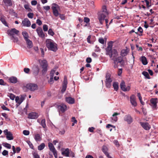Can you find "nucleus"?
<instances>
[{
  "mask_svg": "<svg viewBox=\"0 0 158 158\" xmlns=\"http://www.w3.org/2000/svg\"><path fill=\"white\" fill-rule=\"evenodd\" d=\"M109 56L111 60L114 61V67L116 69L118 68V63H120L121 66H123L124 65V61L123 58L121 56H118L117 51L115 49L112 50V51L106 53Z\"/></svg>",
  "mask_w": 158,
  "mask_h": 158,
  "instance_id": "f257e3e1",
  "label": "nucleus"
},
{
  "mask_svg": "<svg viewBox=\"0 0 158 158\" xmlns=\"http://www.w3.org/2000/svg\"><path fill=\"white\" fill-rule=\"evenodd\" d=\"M108 13L107 11L106 6L103 5L102 7V11L98 13V18L100 23L102 24L104 21V19L108 15Z\"/></svg>",
  "mask_w": 158,
  "mask_h": 158,
  "instance_id": "f03ea898",
  "label": "nucleus"
},
{
  "mask_svg": "<svg viewBox=\"0 0 158 158\" xmlns=\"http://www.w3.org/2000/svg\"><path fill=\"white\" fill-rule=\"evenodd\" d=\"M45 44L48 49L54 52H56L57 50V44L52 40L50 39L46 40Z\"/></svg>",
  "mask_w": 158,
  "mask_h": 158,
  "instance_id": "7ed1b4c3",
  "label": "nucleus"
},
{
  "mask_svg": "<svg viewBox=\"0 0 158 158\" xmlns=\"http://www.w3.org/2000/svg\"><path fill=\"white\" fill-rule=\"evenodd\" d=\"M56 107L60 115L61 113H63L67 110V106L63 103L57 105Z\"/></svg>",
  "mask_w": 158,
  "mask_h": 158,
  "instance_id": "20e7f679",
  "label": "nucleus"
},
{
  "mask_svg": "<svg viewBox=\"0 0 158 158\" xmlns=\"http://www.w3.org/2000/svg\"><path fill=\"white\" fill-rule=\"evenodd\" d=\"M52 10L53 13L56 17H57L60 14L59 13L58 10L60 9L59 6L57 4L53 3L52 4Z\"/></svg>",
  "mask_w": 158,
  "mask_h": 158,
  "instance_id": "39448f33",
  "label": "nucleus"
},
{
  "mask_svg": "<svg viewBox=\"0 0 158 158\" xmlns=\"http://www.w3.org/2000/svg\"><path fill=\"white\" fill-rule=\"evenodd\" d=\"M40 65L42 69V72L43 74L45 73L47 70L48 64L47 61L44 60H42L40 63Z\"/></svg>",
  "mask_w": 158,
  "mask_h": 158,
  "instance_id": "423d86ee",
  "label": "nucleus"
},
{
  "mask_svg": "<svg viewBox=\"0 0 158 158\" xmlns=\"http://www.w3.org/2000/svg\"><path fill=\"white\" fill-rule=\"evenodd\" d=\"M158 99L157 98H152L150 100V104L149 105L152 107V108L154 110H156L157 107V103Z\"/></svg>",
  "mask_w": 158,
  "mask_h": 158,
  "instance_id": "0eeeda50",
  "label": "nucleus"
},
{
  "mask_svg": "<svg viewBox=\"0 0 158 158\" xmlns=\"http://www.w3.org/2000/svg\"><path fill=\"white\" fill-rule=\"evenodd\" d=\"M48 147L50 150L53 153L54 157L56 158H57V151L55 148L53 144L51 143H48Z\"/></svg>",
  "mask_w": 158,
  "mask_h": 158,
  "instance_id": "6e6552de",
  "label": "nucleus"
},
{
  "mask_svg": "<svg viewBox=\"0 0 158 158\" xmlns=\"http://www.w3.org/2000/svg\"><path fill=\"white\" fill-rule=\"evenodd\" d=\"M120 87L121 89L123 91H129L130 89V87L128 86L126 87L125 83L123 81H122L120 84Z\"/></svg>",
  "mask_w": 158,
  "mask_h": 158,
  "instance_id": "1a4fd4ad",
  "label": "nucleus"
},
{
  "mask_svg": "<svg viewBox=\"0 0 158 158\" xmlns=\"http://www.w3.org/2000/svg\"><path fill=\"white\" fill-rule=\"evenodd\" d=\"M3 132L5 135H6V138L8 140H11L13 139L12 134L10 131H8L7 129L4 130Z\"/></svg>",
  "mask_w": 158,
  "mask_h": 158,
  "instance_id": "9d476101",
  "label": "nucleus"
},
{
  "mask_svg": "<svg viewBox=\"0 0 158 158\" xmlns=\"http://www.w3.org/2000/svg\"><path fill=\"white\" fill-rule=\"evenodd\" d=\"M26 87L31 91H34L37 89L38 86L37 85L35 84H28L26 85Z\"/></svg>",
  "mask_w": 158,
  "mask_h": 158,
  "instance_id": "9b49d317",
  "label": "nucleus"
},
{
  "mask_svg": "<svg viewBox=\"0 0 158 158\" xmlns=\"http://www.w3.org/2000/svg\"><path fill=\"white\" fill-rule=\"evenodd\" d=\"M102 150L103 153L105 154V155L108 158H113L111 157L109 155L108 152V148L106 146L103 145L102 146Z\"/></svg>",
  "mask_w": 158,
  "mask_h": 158,
  "instance_id": "f8f14e48",
  "label": "nucleus"
},
{
  "mask_svg": "<svg viewBox=\"0 0 158 158\" xmlns=\"http://www.w3.org/2000/svg\"><path fill=\"white\" fill-rule=\"evenodd\" d=\"M124 120L128 124H130L133 122V118L130 115L127 114L124 116Z\"/></svg>",
  "mask_w": 158,
  "mask_h": 158,
  "instance_id": "ddd939ff",
  "label": "nucleus"
},
{
  "mask_svg": "<svg viewBox=\"0 0 158 158\" xmlns=\"http://www.w3.org/2000/svg\"><path fill=\"white\" fill-rule=\"evenodd\" d=\"M140 124L142 127L146 130H149L151 128V126L148 122H140Z\"/></svg>",
  "mask_w": 158,
  "mask_h": 158,
  "instance_id": "4468645a",
  "label": "nucleus"
},
{
  "mask_svg": "<svg viewBox=\"0 0 158 158\" xmlns=\"http://www.w3.org/2000/svg\"><path fill=\"white\" fill-rule=\"evenodd\" d=\"M19 32V31L15 28H12L10 30H9L7 31V34L12 37L14 36L15 34L17 35Z\"/></svg>",
  "mask_w": 158,
  "mask_h": 158,
  "instance_id": "2eb2a0df",
  "label": "nucleus"
},
{
  "mask_svg": "<svg viewBox=\"0 0 158 158\" xmlns=\"http://www.w3.org/2000/svg\"><path fill=\"white\" fill-rule=\"evenodd\" d=\"M67 84L68 82L67 78L65 76L62 85V89L61 90L62 93H63L65 91L67 88Z\"/></svg>",
  "mask_w": 158,
  "mask_h": 158,
  "instance_id": "dca6fc26",
  "label": "nucleus"
},
{
  "mask_svg": "<svg viewBox=\"0 0 158 158\" xmlns=\"http://www.w3.org/2000/svg\"><path fill=\"white\" fill-rule=\"evenodd\" d=\"M136 98L135 95H132L130 97V101L131 105L134 107L136 106L137 105V103L136 102Z\"/></svg>",
  "mask_w": 158,
  "mask_h": 158,
  "instance_id": "f3484780",
  "label": "nucleus"
},
{
  "mask_svg": "<svg viewBox=\"0 0 158 158\" xmlns=\"http://www.w3.org/2000/svg\"><path fill=\"white\" fill-rule=\"evenodd\" d=\"M36 31L39 36L42 38H44L45 34L43 33L42 28L40 27H38L36 29Z\"/></svg>",
  "mask_w": 158,
  "mask_h": 158,
  "instance_id": "a211bd4d",
  "label": "nucleus"
},
{
  "mask_svg": "<svg viewBox=\"0 0 158 158\" xmlns=\"http://www.w3.org/2000/svg\"><path fill=\"white\" fill-rule=\"evenodd\" d=\"M32 71L33 75L35 76H37L39 72V69L38 66H34L32 68Z\"/></svg>",
  "mask_w": 158,
  "mask_h": 158,
  "instance_id": "6ab92c4d",
  "label": "nucleus"
},
{
  "mask_svg": "<svg viewBox=\"0 0 158 158\" xmlns=\"http://www.w3.org/2000/svg\"><path fill=\"white\" fill-rule=\"evenodd\" d=\"M22 24L24 26L29 27L31 26V23L27 18H25L22 21Z\"/></svg>",
  "mask_w": 158,
  "mask_h": 158,
  "instance_id": "aec40b11",
  "label": "nucleus"
},
{
  "mask_svg": "<svg viewBox=\"0 0 158 158\" xmlns=\"http://www.w3.org/2000/svg\"><path fill=\"white\" fill-rule=\"evenodd\" d=\"M38 117V114L35 112H31L28 115V118L29 119H36Z\"/></svg>",
  "mask_w": 158,
  "mask_h": 158,
  "instance_id": "412c9836",
  "label": "nucleus"
},
{
  "mask_svg": "<svg viewBox=\"0 0 158 158\" xmlns=\"http://www.w3.org/2000/svg\"><path fill=\"white\" fill-rule=\"evenodd\" d=\"M62 154L63 155L67 157L69 156V148L62 149Z\"/></svg>",
  "mask_w": 158,
  "mask_h": 158,
  "instance_id": "4be33fe9",
  "label": "nucleus"
},
{
  "mask_svg": "<svg viewBox=\"0 0 158 158\" xmlns=\"http://www.w3.org/2000/svg\"><path fill=\"white\" fill-rule=\"evenodd\" d=\"M65 100L67 103L70 104H73L75 103V99L71 97L66 98Z\"/></svg>",
  "mask_w": 158,
  "mask_h": 158,
  "instance_id": "5701e85b",
  "label": "nucleus"
},
{
  "mask_svg": "<svg viewBox=\"0 0 158 158\" xmlns=\"http://www.w3.org/2000/svg\"><path fill=\"white\" fill-rule=\"evenodd\" d=\"M139 60L144 65H146L148 63L146 58L144 56H142L140 57L139 58Z\"/></svg>",
  "mask_w": 158,
  "mask_h": 158,
  "instance_id": "b1692460",
  "label": "nucleus"
},
{
  "mask_svg": "<svg viewBox=\"0 0 158 158\" xmlns=\"http://www.w3.org/2000/svg\"><path fill=\"white\" fill-rule=\"evenodd\" d=\"M112 43L113 42L112 41H110L109 42L107 48L106 49V53L109 52H110L112 50Z\"/></svg>",
  "mask_w": 158,
  "mask_h": 158,
  "instance_id": "393cba45",
  "label": "nucleus"
},
{
  "mask_svg": "<svg viewBox=\"0 0 158 158\" xmlns=\"http://www.w3.org/2000/svg\"><path fill=\"white\" fill-rule=\"evenodd\" d=\"M106 81L105 82L111 83L112 80L110 78V74L109 73H107L106 74Z\"/></svg>",
  "mask_w": 158,
  "mask_h": 158,
  "instance_id": "a878e982",
  "label": "nucleus"
},
{
  "mask_svg": "<svg viewBox=\"0 0 158 158\" xmlns=\"http://www.w3.org/2000/svg\"><path fill=\"white\" fill-rule=\"evenodd\" d=\"M34 138L37 142L40 141L42 140L41 136L39 134H35L34 135Z\"/></svg>",
  "mask_w": 158,
  "mask_h": 158,
  "instance_id": "bb28decb",
  "label": "nucleus"
},
{
  "mask_svg": "<svg viewBox=\"0 0 158 158\" xmlns=\"http://www.w3.org/2000/svg\"><path fill=\"white\" fill-rule=\"evenodd\" d=\"M10 82L12 83H16L17 81V78L15 77H11L9 79Z\"/></svg>",
  "mask_w": 158,
  "mask_h": 158,
  "instance_id": "cd10ccee",
  "label": "nucleus"
},
{
  "mask_svg": "<svg viewBox=\"0 0 158 158\" xmlns=\"http://www.w3.org/2000/svg\"><path fill=\"white\" fill-rule=\"evenodd\" d=\"M27 45V47L29 48H30L33 47V44L32 42L29 39H28L25 40Z\"/></svg>",
  "mask_w": 158,
  "mask_h": 158,
  "instance_id": "c85d7f7f",
  "label": "nucleus"
},
{
  "mask_svg": "<svg viewBox=\"0 0 158 158\" xmlns=\"http://www.w3.org/2000/svg\"><path fill=\"white\" fill-rule=\"evenodd\" d=\"M120 114L117 112L114 113L112 115V117L111 118V119L114 122H116L118 119V118L117 115H119Z\"/></svg>",
  "mask_w": 158,
  "mask_h": 158,
  "instance_id": "c756f323",
  "label": "nucleus"
},
{
  "mask_svg": "<svg viewBox=\"0 0 158 158\" xmlns=\"http://www.w3.org/2000/svg\"><path fill=\"white\" fill-rule=\"evenodd\" d=\"M22 35L23 36L25 40L28 39L29 35L27 32L26 31L22 32Z\"/></svg>",
  "mask_w": 158,
  "mask_h": 158,
  "instance_id": "7c9ffc66",
  "label": "nucleus"
},
{
  "mask_svg": "<svg viewBox=\"0 0 158 158\" xmlns=\"http://www.w3.org/2000/svg\"><path fill=\"white\" fill-rule=\"evenodd\" d=\"M3 1L6 5L9 6H12V3L11 0H3Z\"/></svg>",
  "mask_w": 158,
  "mask_h": 158,
  "instance_id": "2f4dec72",
  "label": "nucleus"
},
{
  "mask_svg": "<svg viewBox=\"0 0 158 158\" xmlns=\"http://www.w3.org/2000/svg\"><path fill=\"white\" fill-rule=\"evenodd\" d=\"M127 55V51L126 50L123 49L122 50L121 52V55L123 57L126 56Z\"/></svg>",
  "mask_w": 158,
  "mask_h": 158,
  "instance_id": "473e14b6",
  "label": "nucleus"
},
{
  "mask_svg": "<svg viewBox=\"0 0 158 158\" xmlns=\"http://www.w3.org/2000/svg\"><path fill=\"white\" fill-rule=\"evenodd\" d=\"M113 86L114 90L117 91L118 90V83L117 82H114L113 83Z\"/></svg>",
  "mask_w": 158,
  "mask_h": 158,
  "instance_id": "72a5a7b5",
  "label": "nucleus"
},
{
  "mask_svg": "<svg viewBox=\"0 0 158 158\" xmlns=\"http://www.w3.org/2000/svg\"><path fill=\"white\" fill-rule=\"evenodd\" d=\"M40 124L42 125L43 128H45L46 127L45 119H42Z\"/></svg>",
  "mask_w": 158,
  "mask_h": 158,
  "instance_id": "f704fd0d",
  "label": "nucleus"
},
{
  "mask_svg": "<svg viewBox=\"0 0 158 158\" xmlns=\"http://www.w3.org/2000/svg\"><path fill=\"white\" fill-rule=\"evenodd\" d=\"M45 146V144L44 143H42L39 146H38V148L39 150H42L44 148Z\"/></svg>",
  "mask_w": 158,
  "mask_h": 158,
  "instance_id": "c9c22d12",
  "label": "nucleus"
},
{
  "mask_svg": "<svg viewBox=\"0 0 158 158\" xmlns=\"http://www.w3.org/2000/svg\"><path fill=\"white\" fill-rule=\"evenodd\" d=\"M148 79H150V77L148 74V73L146 71H143L142 73Z\"/></svg>",
  "mask_w": 158,
  "mask_h": 158,
  "instance_id": "e433bc0d",
  "label": "nucleus"
},
{
  "mask_svg": "<svg viewBox=\"0 0 158 158\" xmlns=\"http://www.w3.org/2000/svg\"><path fill=\"white\" fill-rule=\"evenodd\" d=\"M15 101L17 103V104L16 105L17 106H19L21 103L22 102V101H21V100H19V97H16L15 98Z\"/></svg>",
  "mask_w": 158,
  "mask_h": 158,
  "instance_id": "4c0bfd02",
  "label": "nucleus"
},
{
  "mask_svg": "<svg viewBox=\"0 0 158 158\" xmlns=\"http://www.w3.org/2000/svg\"><path fill=\"white\" fill-rule=\"evenodd\" d=\"M25 8L28 11L31 12L32 11V9H31L29 7V6L28 5H25L24 6Z\"/></svg>",
  "mask_w": 158,
  "mask_h": 158,
  "instance_id": "58836bf2",
  "label": "nucleus"
},
{
  "mask_svg": "<svg viewBox=\"0 0 158 158\" xmlns=\"http://www.w3.org/2000/svg\"><path fill=\"white\" fill-rule=\"evenodd\" d=\"M48 33L49 35L51 36H53L54 34V33L52 29L51 28H50L49 29L48 32Z\"/></svg>",
  "mask_w": 158,
  "mask_h": 158,
  "instance_id": "ea45409f",
  "label": "nucleus"
},
{
  "mask_svg": "<svg viewBox=\"0 0 158 158\" xmlns=\"http://www.w3.org/2000/svg\"><path fill=\"white\" fill-rule=\"evenodd\" d=\"M3 145L6 148H7L9 149H10L11 148V145L10 144L7 143H4Z\"/></svg>",
  "mask_w": 158,
  "mask_h": 158,
  "instance_id": "a19ab883",
  "label": "nucleus"
},
{
  "mask_svg": "<svg viewBox=\"0 0 158 158\" xmlns=\"http://www.w3.org/2000/svg\"><path fill=\"white\" fill-rule=\"evenodd\" d=\"M2 108L4 110H7L8 111H10V110L5 106L3 104L1 106Z\"/></svg>",
  "mask_w": 158,
  "mask_h": 158,
  "instance_id": "79ce46f5",
  "label": "nucleus"
},
{
  "mask_svg": "<svg viewBox=\"0 0 158 158\" xmlns=\"http://www.w3.org/2000/svg\"><path fill=\"white\" fill-rule=\"evenodd\" d=\"M28 17L30 19H32L33 18L34 14L32 13H29L27 15Z\"/></svg>",
  "mask_w": 158,
  "mask_h": 158,
  "instance_id": "37998d69",
  "label": "nucleus"
},
{
  "mask_svg": "<svg viewBox=\"0 0 158 158\" xmlns=\"http://www.w3.org/2000/svg\"><path fill=\"white\" fill-rule=\"evenodd\" d=\"M23 133L25 135H27L29 134L30 132L29 131L25 130L23 131Z\"/></svg>",
  "mask_w": 158,
  "mask_h": 158,
  "instance_id": "c03bdc74",
  "label": "nucleus"
},
{
  "mask_svg": "<svg viewBox=\"0 0 158 158\" xmlns=\"http://www.w3.org/2000/svg\"><path fill=\"white\" fill-rule=\"evenodd\" d=\"M48 26L46 24H44L43 26V29L44 31H46L48 30Z\"/></svg>",
  "mask_w": 158,
  "mask_h": 158,
  "instance_id": "a18cd8bd",
  "label": "nucleus"
},
{
  "mask_svg": "<svg viewBox=\"0 0 158 158\" xmlns=\"http://www.w3.org/2000/svg\"><path fill=\"white\" fill-rule=\"evenodd\" d=\"M1 21L2 22V23L4 24L5 26H7L6 25L7 23L6 22L5 20V19L3 18H1Z\"/></svg>",
  "mask_w": 158,
  "mask_h": 158,
  "instance_id": "49530a36",
  "label": "nucleus"
},
{
  "mask_svg": "<svg viewBox=\"0 0 158 158\" xmlns=\"http://www.w3.org/2000/svg\"><path fill=\"white\" fill-rule=\"evenodd\" d=\"M122 69H118V76H120L121 75L122 73Z\"/></svg>",
  "mask_w": 158,
  "mask_h": 158,
  "instance_id": "de8ad7c7",
  "label": "nucleus"
},
{
  "mask_svg": "<svg viewBox=\"0 0 158 158\" xmlns=\"http://www.w3.org/2000/svg\"><path fill=\"white\" fill-rule=\"evenodd\" d=\"M34 158H40L38 154L36 152H34L33 154Z\"/></svg>",
  "mask_w": 158,
  "mask_h": 158,
  "instance_id": "09e8293b",
  "label": "nucleus"
},
{
  "mask_svg": "<svg viewBox=\"0 0 158 158\" xmlns=\"http://www.w3.org/2000/svg\"><path fill=\"white\" fill-rule=\"evenodd\" d=\"M9 97L11 99L14 100L15 98V96L12 94H10Z\"/></svg>",
  "mask_w": 158,
  "mask_h": 158,
  "instance_id": "8fccbe9b",
  "label": "nucleus"
},
{
  "mask_svg": "<svg viewBox=\"0 0 158 158\" xmlns=\"http://www.w3.org/2000/svg\"><path fill=\"white\" fill-rule=\"evenodd\" d=\"M53 76H50V78L49 81V82L50 84H52L53 83Z\"/></svg>",
  "mask_w": 158,
  "mask_h": 158,
  "instance_id": "3c124183",
  "label": "nucleus"
},
{
  "mask_svg": "<svg viewBox=\"0 0 158 158\" xmlns=\"http://www.w3.org/2000/svg\"><path fill=\"white\" fill-rule=\"evenodd\" d=\"M30 69L28 68H25L24 69V71L26 73H28L30 72Z\"/></svg>",
  "mask_w": 158,
  "mask_h": 158,
  "instance_id": "603ef678",
  "label": "nucleus"
},
{
  "mask_svg": "<svg viewBox=\"0 0 158 158\" xmlns=\"http://www.w3.org/2000/svg\"><path fill=\"white\" fill-rule=\"evenodd\" d=\"M114 143L118 147H119V144L118 140H115L114 141Z\"/></svg>",
  "mask_w": 158,
  "mask_h": 158,
  "instance_id": "864d4df0",
  "label": "nucleus"
},
{
  "mask_svg": "<svg viewBox=\"0 0 158 158\" xmlns=\"http://www.w3.org/2000/svg\"><path fill=\"white\" fill-rule=\"evenodd\" d=\"M43 8L44 10L46 11H48L50 9V7L48 6H44Z\"/></svg>",
  "mask_w": 158,
  "mask_h": 158,
  "instance_id": "5fc2aeb1",
  "label": "nucleus"
},
{
  "mask_svg": "<svg viewBox=\"0 0 158 158\" xmlns=\"http://www.w3.org/2000/svg\"><path fill=\"white\" fill-rule=\"evenodd\" d=\"M89 21H90L89 19L88 18L86 17H85L84 18V22H85L87 23L89 22Z\"/></svg>",
  "mask_w": 158,
  "mask_h": 158,
  "instance_id": "6e6d98bb",
  "label": "nucleus"
},
{
  "mask_svg": "<svg viewBox=\"0 0 158 158\" xmlns=\"http://www.w3.org/2000/svg\"><path fill=\"white\" fill-rule=\"evenodd\" d=\"M91 39V36L90 35H89L88 36L87 38V42L90 44H92V41H91L90 40V39Z\"/></svg>",
  "mask_w": 158,
  "mask_h": 158,
  "instance_id": "4d7b16f0",
  "label": "nucleus"
},
{
  "mask_svg": "<svg viewBox=\"0 0 158 158\" xmlns=\"http://www.w3.org/2000/svg\"><path fill=\"white\" fill-rule=\"evenodd\" d=\"M11 40L14 39V42H18V38L17 37H15L14 36H13L12 37H11Z\"/></svg>",
  "mask_w": 158,
  "mask_h": 158,
  "instance_id": "13d9d810",
  "label": "nucleus"
},
{
  "mask_svg": "<svg viewBox=\"0 0 158 158\" xmlns=\"http://www.w3.org/2000/svg\"><path fill=\"white\" fill-rule=\"evenodd\" d=\"M59 15L60 17V19L61 20H64V19H65V16L64 15L61 14H60Z\"/></svg>",
  "mask_w": 158,
  "mask_h": 158,
  "instance_id": "bf43d9fd",
  "label": "nucleus"
},
{
  "mask_svg": "<svg viewBox=\"0 0 158 158\" xmlns=\"http://www.w3.org/2000/svg\"><path fill=\"white\" fill-rule=\"evenodd\" d=\"M36 23L39 26H40L42 24V21L39 19L36 20Z\"/></svg>",
  "mask_w": 158,
  "mask_h": 158,
  "instance_id": "052dcab7",
  "label": "nucleus"
},
{
  "mask_svg": "<svg viewBox=\"0 0 158 158\" xmlns=\"http://www.w3.org/2000/svg\"><path fill=\"white\" fill-rule=\"evenodd\" d=\"M6 84V83L5 82L4 80L3 79H0V85H5Z\"/></svg>",
  "mask_w": 158,
  "mask_h": 158,
  "instance_id": "680f3d73",
  "label": "nucleus"
},
{
  "mask_svg": "<svg viewBox=\"0 0 158 158\" xmlns=\"http://www.w3.org/2000/svg\"><path fill=\"white\" fill-rule=\"evenodd\" d=\"M31 4L33 6L36 5L37 3V1L36 0H32L31 1Z\"/></svg>",
  "mask_w": 158,
  "mask_h": 158,
  "instance_id": "e2e57ef3",
  "label": "nucleus"
},
{
  "mask_svg": "<svg viewBox=\"0 0 158 158\" xmlns=\"http://www.w3.org/2000/svg\"><path fill=\"white\" fill-rule=\"evenodd\" d=\"M75 154L72 151L69 152V156L72 157H74Z\"/></svg>",
  "mask_w": 158,
  "mask_h": 158,
  "instance_id": "0e129e2a",
  "label": "nucleus"
},
{
  "mask_svg": "<svg viewBox=\"0 0 158 158\" xmlns=\"http://www.w3.org/2000/svg\"><path fill=\"white\" fill-rule=\"evenodd\" d=\"M99 42L102 44H104V40L103 38H100L98 40Z\"/></svg>",
  "mask_w": 158,
  "mask_h": 158,
  "instance_id": "69168bd1",
  "label": "nucleus"
},
{
  "mask_svg": "<svg viewBox=\"0 0 158 158\" xmlns=\"http://www.w3.org/2000/svg\"><path fill=\"white\" fill-rule=\"evenodd\" d=\"M2 154L3 156H6L7 155H8V151H7L6 150H4L2 152Z\"/></svg>",
  "mask_w": 158,
  "mask_h": 158,
  "instance_id": "338daca9",
  "label": "nucleus"
},
{
  "mask_svg": "<svg viewBox=\"0 0 158 158\" xmlns=\"http://www.w3.org/2000/svg\"><path fill=\"white\" fill-rule=\"evenodd\" d=\"M92 61V59L90 57H88L86 59V62L87 63H90Z\"/></svg>",
  "mask_w": 158,
  "mask_h": 158,
  "instance_id": "774afa93",
  "label": "nucleus"
}]
</instances>
